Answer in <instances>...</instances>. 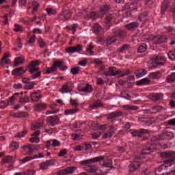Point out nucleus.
Instances as JSON below:
<instances>
[{
    "instance_id": "obj_59",
    "label": "nucleus",
    "mask_w": 175,
    "mask_h": 175,
    "mask_svg": "<svg viewBox=\"0 0 175 175\" xmlns=\"http://www.w3.org/2000/svg\"><path fill=\"white\" fill-rule=\"evenodd\" d=\"M10 147L13 150H18V148L20 147V145L18 144V143L14 142L10 145Z\"/></svg>"
},
{
    "instance_id": "obj_8",
    "label": "nucleus",
    "mask_w": 175,
    "mask_h": 175,
    "mask_svg": "<svg viewBox=\"0 0 175 175\" xmlns=\"http://www.w3.org/2000/svg\"><path fill=\"white\" fill-rule=\"evenodd\" d=\"M78 90L81 92H87L88 94H90L93 91L92 86L90 84H85V83H83L79 85L78 88Z\"/></svg>"
},
{
    "instance_id": "obj_45",
    "label": "nucleus",
    "mask_w": 175,
    "mask_h": 175,
    "mask_svg": "<svg viewBox=\"0 0 175 175\" xmlns=\"http://www.w3.org/2000/svg\"><path fill=\"white\" fill-rule=\"evenodd\" d=\"M46 12L49 16H54L57 14V11L53 8H46Z\"/></svg>"
},
{
    "instance_id": "obj_31",
    "label": "nucleus",
    "mask_w": 175,
    "mask_h": 175,
    "mask_svg": "<svg viewBox=\"0 0 175 175\" xmlns=\"http://www.w3.org/2000/svg\"><path fill=\"white\" fill-rule=\"evenodd\" d=\"M14 162V157L13 156H5L3 159L2 163H13Z\"/></svg>"
},
{
    "instance_id": "obj_55",
    "label": "nucleus",
    "mask_w": 175,
    "mask_h": 175,
    "mask_svg": "<svg viewBox=\"0 0 175 175\" xmlns=\"http://www.w3.org/2000/svg\"><path fill=\"white\" fill-rule=\"evenodd\" d=\"M110 10V7L108 5H104L100 8V12L102 14H106V12Z\"/></svg>"
},
{
    "instance_id": "obj_43",
    "label": "nucleus",
    "mask_w": 175,
    "mask_h": 175,
    "mask_svg": "<svg viewBox=\"0 0 175 175\" xmlns=\"http://www.w3.org/2000/svg\"><path fill=\"white\" fill-rule=\"evenodd\" d=\"M131 74H132V72L131 71V70L129 69L124 70L123 71H120V74H119V77H124V76H128Z\"/></svg>"
},
{
    "instance_id": "obj_53",
    "label": "nucleus",
    "mask_w": 175,
    "mask_h": 175,
    "mask_svg": "<svg viewBox=\"0 0 175 175\" xmlns=\"http://www.w3.org/2000/svg\"><path fill=\"white\" fill-rule=\"evenodd\" d=\"M169 59L171 61H175V51H171L167 53Z\"/></svg>"
},
{
    "instance_id": "obj_52",
    "label": "nucleus",
    "mask_w": 175,
    "mask_h": 175,
    "mask_svg": "<svg viewBox=\"0 0 175 175\" xmlns=\"http://www.w3.org/2000/svg\"><path fill=\"white\" fill-rule=\"evenodd\" d=\"M12 61L9 59H1L0 60V64L1 65H10Z\"/></svg>"
},
{
    "instance_id": "obj_48",
    "label": "nucleus",
    "mask_w": 175,
    "mask_h": 175,
    "mask_svg": "<svg viewBox=\"0 0 175 175\" xmlns=\"http://www.w3.org/2000/svg\"><path fill=\"white\" fill-rule=\"evenodd\" d=\"M31 5L33 6V13H35V12H38V9H39V3L37 1H32Z\"/></svg>"
},
{
    "instance_id": "obj_57",
    "label": "nucleus",
    "mask_w": 175,
    "mask_h": 175,
    "mask_svg": "<svg viewBox=\"0 0 175 175\" xmlns=\"http://www.w3.org/2000/svg\"><path fill=\"white\" fill-rule=\"evenodd\" d=\"M103 166L104 167H110V169H113L114 168V167H113V162L111 161H109L107 163H104L103 164Z\"/></svg>"
},
{
    "instance_id": "obj_30",
    "label": "nucleus",
    "mask_w": 175,
    "mask_h": 175,
    "mask_svg": "<svg viewBox=\"0 0 175 175\" xmlns=\"http://www.w3.org/2000/svg\"><path fill=\"white\" fill-rule=\"evenodd\" d=\"M150 81L148 78H144L138 81H137V85H148L150 84Z\"/></svg>"
},
{
    "instance_id": "obj_29",
    "label": "nucleus",
    "mask_w": 175,
    "mask_h": 175,
    "mask_svg": "<svg viewBox=\"0 0 175 175\" xmlns=\"http://www.w3.org/2000/svg\"><path fill=\"white\" fill-rule=\"evenodd\" d=\"M114 35L116 38H118L119 39H124L125 38V31L122 30H116L114 31Z\"/></svg>"
},
{
    "instance_id": "obj_32",
    "label": "nucleus",
    "mask_w": 175,
    "mask_h": 175,
    "mask_svg": "<svg viewBox=\"0 0 175 175\" xmlns=\"http://www.w3.org/2000/svg\"><path fill=\"white\" fill-rule=\"evenodd\" d=\"M161 77H162V72L161 71L150 72L149 74V77L150 79H161Z\"/></svg>"
},
{
    "instance_id": "obj_36",
    "label": "nucleus",
    "mask_w": 175,
    "mask_h": 175,
    "mask_svg": "<svg viewBox=\"0 0 175 175\" xmlns=\"http://www.w3.org/2000/svg\"><path fill=\"white\" fill-rule=\"evenodd\" d=\"M147 75V71L144 69L138 70L135 72V76L137 78L143 77Z\"/></svg>"
},
{
    "instance_id": "obj_1",
    "label": "nucleus",
    "mask_w": 175,
    "mask_h": 175,
    "mask_svg": "<svg viewBox=\"0 0 175 175\" xmlns=\"http://www.w3.org/2000/svg\"><path fill=\"white\" fill-rule=\"evenodd\" d=\"M39 65H40V60L31 61L27 65V69L30 75H31L30 76V79L32 80L38 79V77H40V76L42 75V72L39 71V68L36 67L39 66Z\"/></svg>"
},
{
    "instance_id": "obj_33",
    "label": "nucleus",
    "mask_w": 175,
    "mask_h": 175,
    "mask_svg": "<svg viewBox=\"0 0 175 175\" xmlns=\"http://www.w3.org/2000/svg\"><path fill=\"white\" fill-rule=\"evenodd\" d=\"M165 83H175V72H172L165 79Z\"/></svg>"
},
{
    "instance_id": "obj_26",
    "label": "nucleus",
    "mask_w": 175,
    "mask_h": 175,
    "mask_svg": "<svg viewBox=\"0 0 175 175\" xmlns=\"http://www.w3.org/2000/svg\"><path fill=\"white\" fill-rule=\"evenodd\" d=\"M77 27H79V25H77V23H75V24H73L72 25L66 26L65 27V29H67L68 31H72V35H75V33H76V31L77 29Z\"/></svg>"
},
{
    "instance_id": "obj_40",
    "label": "nucleus",
    "mask_w": 175,
    "mask_h": 175,
    "mask_svg": "<svg viewBox=\"0 0 175 175\" xmlns=\"http://www.w3.org/2000/svg\"><path fill=\"white\" fill-rule=\"evenodd\" d=\"M147 17H148V13L147 12L141 13L138 15V20L142 23V21H144Z\"/></svg>"
},
{
    "instance_id": "obj_19",
    "label": "nucleus",
    "mask_w": 175,
    "mask_h": 175,
    "mask_svg": "<svg viewBox=\"0 0 175 175\" xmlns=\"http://www.w3.org/2000/svg\"><path fill=\"white\" fill-rule=\"evenodd\" d=\"M27 70V69L24 70V68L23 67H19L13 70L12 73L14 76H21L22 75H24Z\"/></svg>"
},
{
    "instance_id": "obj_64",
    "label": "nucleus",
    "mask_w": 175,
    "mask_h": 175,
    "mask_svg": "<svg viewBox=\"0 0 175 175\" xmlns=\"http://www.w3.org/2000/svg\"><path fill=\"white\" fill-rule=\"evenodd\" d=\"M30 143H39V137H33L29 139Z\"/></svg>"
},
{
    "instance_id": "obj_41",
    "label": "nucleus",
    "mask_w": 175,
    "mask_h": 175,
    "mask_svg": "<svg viewBox=\"0 0 175 175\" xmlns=\"http://www.w3.org/2000/svg\"><path fill=\"white\" fill-rule=\"evenodd\" d=\"M69 83L64 85L62 88L61 92L62 94H68V92H70V89L69 88Z\"/></svg>"
},
{
    "instance_id": "obj_4",
    "label": "nucleus",
    "mask_w": 175,
    "mask_h": 175,
    "mask_svg": "<svg viewBox=\"0 0 175 175\" xmlns=\"http://www.w3.org/2000/svg\"><path fill=\"white\" fill-rule=\"evenodd\" d=\"M103 159H105V156H99L88 160H83L81 161V165L87 167L88 165H91V163H96V162H100L103 161Z\"/></svg>"
},
{
    "instance_id": "obj_27",
    "label": "nucleus",
    "mask_w": 175,
    "mask_h": 175,
    "mask_svg": "<svg viewBox=\"0 0 175 175\" xmlns=\"http://www.w3.org/2000/svg\"><path fill=\"white\" fill-rule=\"evenodd\" d=\"M30 96L33 102H39V99L42 98L40 94H39L38 92H33L31 94Z\"/></svg>"
},
{
    "instance_id": "obj_5",
    "label": "nucleus",
    "mask_w": 175,
    "mask_h": 175,
    "mask_svg": "<svg viewBox=\"0 0 175 175\" xmlns=\"http://www.w3.org/2000/svg\"><path fill=\"white\" fill-rule=\"evenodd\" d=\"M172 168L165 167V165H161L159 167L155 172L156 175H170L173 173L172 171Z\"/></svg>"
},
{
    "instance_id": "obj_25",
    "label": "nucleus",
    "mask_w": 175,
    "mask_h": 175,
    "mask_svg": "<svg viewBox=\"0 0 175 175\" xmlns=\"http://www.w3.org/2000/svg\"><path fill=\"white\" fill-rule=\"evenodd\" d=\"M130 49H131V46L128 44H123L122 46H121L118 49V52L120 54H125V53H126V51H129Z\"/></svg>"
},
{
    "instance_id": "obj_42",
    "label": "nucleus",
    "mask_w": 175,
    "mask_h": 175,
    "mask_svg": "<svg viewBox=\"0 0 175 175\" xmlns=\"http://www.w3.org/2000/svg\"><path fill=\"white\" fill-rule=\"evenodd\" d=\"M93 29L95 33H100L102 32V27L98 23H95L93 26Z\"/></svg>"
},
{
    "instance_id": "obj_3",
    "label": "nucleus",
    "mask_w": 175,
    "mask_h": 175,
    "mask_svg": "<svg viewBox=\"0 0 175 175\" xmlns=\"http://www.w3.org/2000/svg\"><path fill=\"white\" fill-rule=\"evenodd\" d=\"M36 150H38L36 146L28 144L22 147L21 152L23 155H32V154H33V151H36Z\"/></svg>"
},
{
    "instance_id": "obj_10",
    "label": "nucleus",
    "mask_w": 175,
    "mask_h": 175,
    "mask_svg": "<svg viewBox=\"0 0 175 175\" xmlns=\"http://www.w3.org/2000/svg\"><path fill=\"white\" fill-rule=\"evenodd\" d=\"M83 50V46L77 44L75 46H70L66 49V53L73 54V53H80Z\"/></svg>"
},
{
    "instance_id": "obj_16",
    "label": "nucleus",
    "mask_w": 175,
    "mask_h": 175,
    "mask_svg": "<svg viewBox=\"0 0 175 175\" xmlns=\"http://www.w3.org/2000/svg\"><path fill=\"white\" fill-rule=\"evenodd\" d=\"M170 5V3L169 2V0H163L161 3V14L163 15L165 14L166 10L169 9V6Z\"/></svg>"
},
{
    "instance_id": "obj_46",
    "label": "nucleus",
    "mask_w": 175,
    "mask_h": 175,
    "mask_svg": "<svg viewBox=\"0 0 175 175\" xmlns=\"http://www.w3.org/2000/svg\"><path fill=\"white\" fill-rule=\"evenodd\" d=\"M64 64V62L62 60L59 61H55L53 63V67L55 68V69L57 70V68H61L62 65Z\"/></svg>"
},
{
    "instance_id": "obj_14",
    "label": "nucleus",
    "mask_w": 175,
    "mask_h": 175,
    "mask_svg": "<svg viewBox=\"0 0 175 175\" xmlns=\"http://www.w3.org/2000/svg\"><path fill=\"white\" fill-rule=\"evenodd\" d=\"M152 152H154V147L150 145H147L143 147L141 153L142 155H150Z\"/></svg>"
},
{
    "instance_id": "obj_28",
    "label": "nucleus",
    "mask_w": 175,
    "mask_h": 175,
    "mask_svg": "<svg viewBox=\"0 0 175 175\" xmlns=\"http://www.w3.org/2000/svg\"><path fill=\"white\" fill-rule=\"evenodd\" d=\"M44 157V154L42 153H39L38 155H36L33 158L31 157H27L22 160V163H25V162H28V161L35 159V158H43Z\"/></svg>"
},
{
    "instance_id": "obj_51",
    "label": "nucleus",
    "mask_w": 175,
    "mask_h": 175,
    "mask_svg": "<svg viewBox=\"0 0 175 175\" xmlns=\"http://www.w3.org/2000/svg\"><path fill=\"white\" fill-rule=\"evenodd\" d=\"M91 147H92V145H91V144H88L87 142H85V144H83L82 145V149L83 151H87V150H90V148H91Z\"/></svg>"
},
{
    "instance_id": "obj_7",
    "label": "nucleus",
    "mask_w": 175,
    "mask_h": 175,
    "mask_svg": "<svg viewBox=\"0 0 175 175\" xmlns=\"http://www.w3.org/2000/svg\"><path fill=\"white\" fill-rule=\"evenodd\" d=\"M105 76H120L121 70H117L116 67H110L108 71L103 72Z\"/></svg>"
},
{
    "instance_id": "obj_9",
    "label": "nucleus",
    "mask_w": 175,
    "mask_h": 175,
    "mask_svg": "<svg viewBox=\"0 0 175 175\" xmlns=\"http://www.w3.org/2000/svg\"><path fill=\"white\" fill-rule=\"evenodd\" d=\"M70 12L69 10L62 11L59 15V21H66L70 18Z\"/></svg>"
},
{
    "instance_id": "obj_54",
    "label": "nucleus",
    "mask_w": 175,
    "mask_h": 175,
    "mask_svg": "<svg viewBox=\"0 0 175 175\" xmlns=\"http://www.w3.org/2000/svg\"><path fill=\"white\" fill-rule=\"evenodd\" d=\"M20 103H28L29 102V97L25 96L21 97L19 100Z\"/></svg>"
},
{
    "instance_id": "obj_20",
    "label": "nucleus",
    "mask_w": 175,
    "mask_h": 175,
    "mask_svg": "<svg viewBox=\"0 0 175 175\" xmlns=\"http://www.w3.org/2000/svg\"><path fill=\"white\" fill-rule=\"evenodd\" d=\"M139 25H140V23L137 21H135L126 25L125 28L129 31H133L135 28H138Z\"/></svg>"
},
{
    "instance_id": "obj_34",
    "label": "nucleus",
    "mask_w": 175,
    "mask_h": 175,
    "mask_svg": "<svg viewBox=\"0 0 175 175\" xmlns=\"http://www.w3.org/2000/svg\"><path fill=\"white\" fill-rule=\"evenodd\" d=\"M145 51H147V44L142 43L139 46L137 53L142 54V53H145Z\"/></svg>"
},
{
    "instance_id": "obj_17",
    "label": "nucleus",
    "mask_w": 175,
    "mask_h": 175,
    "mask_svg": "<svg viewBox=\"0 0 175 175\" xmlns=\"http://www.w3.org/2000/svg\"><path fill=\"white\" fill-rule=\"evenodd\" d=\"M149 99L153 101L161 100L163 99V94L162 93H152L149 95Z\"/></svg>"
},
{
    "instance_id": "obj_62",
    "label": "nucleus",
    "mask_w": 175,
    "mask_h": 175,
    "mask_svg": "<svg viewBox=\"0 0 175 175\" xmlns=\"http://www.w3.org/2000/svg\"><path fill=\"white\" fill-rule=\"evenodd\" d=\"M91 128L93 131H99V124L93 122L92 123Z\"/></svg>"
},
{
    "instance_id": "obj_50",
    "label": "nucleus",
    "mask_w": 175,
    "mask_h": 175,
    "mask_svg": "<svg viewBox=\"0 0 175 175\" xmlns=\"http://www.w3.org/2000/svg\"><path fill=\"white\" fill-rule=\"evenodd\" d=\"M27 133H28V131L27 130H23L22 132H19L18 133H16V137H24V136H25V135H27Z\"/></svg>"
},
{
    "instance_id": "obj_21",
    "label": "nucleus",
    "mask_w": 175,
    "mask_h": 175,
    "mask_svg": "<svg viewBox=\"0 0 175 175\" xmlns=\"http://www.w3.org/2000/svg\"><path fill=\"white\" fill-rule=\"evenodd\" d=\"M75 170H77V167H68L63 170H62V173L63 174H73L75 172Z\"/></svg>"
},
{
    "instance_id": "obj_58",
    "label": "nucleus",
    "mask_w": 175,
    "mask_h": 175,
    "mask_svg": "<svg viewBox=\"0 0 175 175\" xmlns=\"http://www.w3.org/2000/svg\"><path fill=\"white\" fill-rule=\"evenodd\" d=\"M35 40H36V36L33 35L28 40L27 42V44H33V43H35Z\"/></svg>"
},
{
    "instance_id": "obj_49",
    "label": "nucleus",
    "mask_w": 175,
    "mask_h": 175,
    "mask_svg": "<svg viewBox=\"0 0 175 175\" xmlns=\"http://www.w3.org/2000/svg\"><path fill=\"white\" fill-rule=\"evenodd\" d=\"M79 72H80V67H74L72 68L70 70V73L71 75H78Z\"/></svg>"
},
{
    "instance_id": "obj_15",
    "label": "nucleus",
    "mask_w": 175,
    "mask_h": 175,
    "mask_svg": "<svg viewBox=\"0 0 175 175\" xmlns=\"http://www.w3.org/2000/svg\"><path fill=\"white\" fill-rule=\"evenodd\" d=\"M172 137H173V133L165 132L159 135L157 140H170Z\"/></svg>"
},
{
    "instance_id": "obj_56",
    "label": "nucleus",
    "mask_w": 175,
    "mask_h": 175,
    "mask_svg": "<svg viewBox=\"0 0 175 175\" xmlns=\"http://www.w3.org/2000/svg\"><path fill=\"white\" fill-rule=\"evenodd\" d=\"M52 142V147H59L61 146V142L57 139H51Z\"/></svg>"
},
{
    "instance_id": "obj_35",
    "label": "nucleus",
    "mask_w": 175,
    "mask_h": 175,
    "mask_svg": "<svg viewBox=\"0 0 175 175\" xmlns=\"http://www.w3.org/2000/svg\"><path fill=\"white\" fill-rule=\"evenodd\" d=\"M174 155V152H164L161 154V158H173Z\"/></svg>"
},
{
    "instance_id": "obj_22",
    "label": "nucleus",
    "mask_w": 175,
    "mask_h": 175,
    "mask_svg": "<svg viewBox=\"0 0 175 175\" xmlns=\"http://www.w3.org/2000/svg\"><path fill=\"white\" fill-rule=\"evenodd\" d=\"M47 105L44 103H40L35 105L34 109L36 111H42V110L46 109Z\"/></svg>"
},
{
    "instance_id": "obj_6",
    "label": "nucleus",
    "mask_w": 175,
    "mask_h": 175,
    "mask_svg": "<svg viewBox=\"0 0 175 175\" xmlns=\"http://www.w3.org/2000/svg\"><path fill=\"white\" fill-rule=\"evenodd\" d=\"M167 37L166 36H152V42L153 44H162L166 43Z\"/></svg>"
},
{
    "instance_id": "obj_47",
    "label": "nucleus",
    "mask_w": 175,
    "mask_h": 175,
    "mask_svg": "<svg viewBox=\"0 0 175 175\" xmlns=\"http://www.w3.org/2000/svg\"><path fill=\"white\" fill-rule=\"evenodd\" d=\"M93 49L94 45H92V44H90L86 49L87 53L90 55H94V51H92Z\"/></svg>"
},
{
    "instance_id": "obj_38",
    "label": "nucleus",
    "mask_w": 175,
    "mask_h": 175,
    "mask_svg": "<svg viewBox=\"0 0 175 175\" xmlns=\"http://www.w3.org/2000/svg\"><path fill=\"white\" fill-rule=\"evenodd\" d=\"M173 162H174V159H168L165 160L164 163L161 165V166H165V167H172V165H173Z\"/></svg>"
},
{
    "instance_id": "obj_11",
    "label": "nucleus",
    "mask_w": 175,
    "mask_h": 175,
    "mask_svg": "<svg viewBox=\"0 0 175 175\" xmlns=\"http://www.w3.org/2000/svg\"><path fill=\"white\" fill-rule=\"evenodd\" d=\"M109 131L104 133L103 139H109L111 137L114 135V133H116V131H117L116 127L113 125L109 126Z\"/></svg>"
},
{
    "instance_id": "obj_18",
    "label": "nucleus",
    "mask_w": 175,
    "mask_h": 175,
    "mask_svg": "<svg viewBox=\"0 0 175 175\" xmlns=\"http://www.w3.org/2000/svg\"><path fill=\"white\" fill-rule=\"evenodd\" d=\"M123 113L121 111H114L107 115V120H113V118H118V117H121Z\"/></svg>"
},
{
    "instance_id": "obj_24",
    "label": "nucleus",
    "mask_w": 175,
    "mask_h": 175,
    "mask_svg": "<svg viewBox=\"0 0 175 175\" xmlns=\"http://www.w3.org/2000/svg\"><path fill=\"white\" fill-rule=\"evenodd\" d=\"M85 170L88 173H95V172H98V167L96 165H88L85 167Z\"/></svg>"
},
{
    "instance_id": "obj_63",
    "label": "nucleus",
    "mask_w": 175,
    "mask_h": 175,
    "mask_svg": "<svg viewBox=\"0 0 175 175\" xmlns=\"http://www.w3.org/2000/svg\"><path fill=\"white\" fill-rule=\"evenodd\" d=\"M35 85V82H31L29 83L26 86H25V90H33V87Z\"/></svg>"
},
{
    "instance_id": "obj_23",
    "label": "nucleus",
    "mask_w": 175,
    "mask_h": 175,
    "mask_svg": "<svg viewBox=\"0 0 175 175\" xmlns=\"http://www.w3.org/2000/svg\"><path fill=\"white\" fill-rule=\"evenodd\" d=\"M139 167H140V162L134 161L131 164L130 172H136V170H137Z\"/></svg>"
},
{
    "instance_id": "obj_37",
    "label": "nucleus",
    "mask_w": 175,
    "mask_h": 175,
    "mask_svg": "<svg viewBox=\"0 0 175 175\" xmlns=\"http://www.w3.org/2000/svg\"><path fill=\"white\" fill-rule=\"evenodd\" d=\"M79 110V108L66 109L64 111V114L65 116H69L70 114H76V113H77Z\"/></svg>"
},
{
    "instance_id": "obj_60",
    "label": "nucleus",
    "mask_w": 175,
    "mask_h": 175,
    "mask_svg": "<svg viewBox=\"0 0 175 175\" xmlns=\"http://www.w3.org/2000/svg\"><path fill=\"white\" fill-rule=\"evenodd\" d=\"M136 106H131V105H123L122 109L124 110H136Z\"/></svg>"
},
{
    "instance_id": "obj_39",
    "label": "nucleus",
    "mask_w": 175,
    "mask_h": 175,
    "mask_svg": "<svg viewBox=\"0 0 175 175\" xmlns=\"http://www.w3.org/2000/svg\"><path fill=\"white\" fill-rule=\"evenodd\" d=\"M102 106V102L100 100H97L93 104L89 106L90 109H98V107H100Z\"/></svg>"
},
{
    "instance_id": "obj_2",
    "label": "nucleus",
    "mask_w": 175,
    "mask_h": 175,
    "mask_svg": "<svg viewBox=\"0 0 175 175\" xmlns=\"http://www.w3.org/2000/svg\"><path fill=\"white\" fill-rule=\"evenodd\" d=\"M154 62L152 63V64L150 65V68L155 69L156 68H157L158 66H163V65H165V61H166V57H165V56L163 55H159L156 57H154ZM162 61V62H160Z\"/></svg>"
},
{
    "instance_id": "obj_44",
    "label": "nucleus",
    "mask_w": 175,
    "mask_h": 175,
    "mask_svg": "<svg viewBox=\"0 0 175 175\" xmlns=\"http://www.w3.org/2000/svg\"><path fill=\"white\" fill-rule=\"evenodd\" d=\"M23 62H24V59L22 57H18L15 59L14 61V66H19V65H22Z\"/></svg>"
},
{
    "instance_id": "obj_13",
    "label": "nucleus",
    "mask_w": 175,
    "mask_h": 175,
    "mask_svg": "<svg viewBox=\"0 0 175 175\" xmlns=\"http://www.w3.org/2000/svg\"><path fill=\"white\" fill-rule=\"evenodd\" d=\"M131 133L133 137L138 136V137H142L144 135H146V133H148V131L144 129H141L139 130H135Z\"/></svg>"
},
{
    "instance_id": "obj_61",
    "label": "nucleus",
    "mask_w": 175,
    "mask_h": 175,
    "mask_svg": "<svg viewBox=\"0 0 175 175\" xmlns=\"http://www.w3.org/2000/svg\"><path fill=\"white\" fill-rule=\"evenodd\" d=\"M36 171L34 170H27L26 172H23L24 175H35Z\"/></svg>"
},
{
    "instance_id": "obj_12",
    "label": "nucleus",
    "mask_w": 175,
    "mask_h": 175,
    "mask_svg": "<svg viewBox=\"0 0 175 175\" xmlns=\"http://www.w3.org/2000/svg\"><path fill=\"white\" fill-rule=\"evenodd\" d=\"M46 121L51 126H55V125H58L59 118L58 116H49L47 118Z\"/></svg>"
}]
</instances>
